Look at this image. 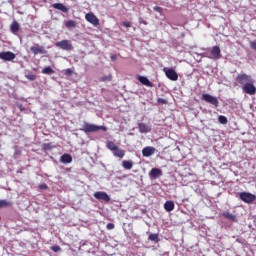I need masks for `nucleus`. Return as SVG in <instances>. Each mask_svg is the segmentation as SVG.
<instances>
[{
  "mask_svg": "<svg viewBox=\"0 0 256 256\" xmlns=\"http://www.w3.org/2000/svg\"><path fill=\"white\" fill-rule=\"evenodd\" d=\"M80 131H83L84 133H97V131H107V127L84 122Z\"/></svg>",
  "mask_w": 256,
  "mask_h": 256,
  "instance_id": "nucleus-1",
  "label": "nucleus"
},
{
  "mask_svg": "<svg viewBox=\"0 0 256 256\" xmlns=\"http://www.w3.org/2000/svg\"><path fill=\"white\" fill-rule=\"evenodd\" d=\"M204 56L208 59H214L217 61L221 58V48L219 46H214L210 52H205Z\"/></svg>",
  "mask_w": 256,
  "mask_h": 256,
  "instance_id": "nucleus-2",
  "label": "nucleus"
},
{
  "mask_svg": "<svg viewBox=\"0 0 256 256\" xmlns=\"http://www.w3.org/2000/svg\"><path fill=\"white\" fill-rule=\"evenodd\" d=\"M255 81L252 80L248 83H245L243 86H242V91L243 93H246L247 95H255L256 93V87H255Z\"/></svg>",
  "mask_w": 256,
  "mask_h": 256,
  "instance_id": "nucleus-3",
  "label": "nucleus"
},
{
  "mask_svg": "<svg viewBox=\"0 0 256 256\" xmlns=\"http://www.w3.org/2000/svg\"><path fill=\"white\" fill-rule=\"evenodd\" d=\"M239 198L244 203L251 204V203H253V201H255L256 196H255V194H251L249 192H241V193H239Z\"/></svg>",
  "mask_w": 256,
  "mask_h": 256,
  "instance_id": "nucleus-4",
  "label": "nucleus"
},
{
  "mask_svg": "<svg viewBox=\"0 0 256 256\" xmlns=\"http://www.w3.org/2000/svg\"><path fill=\"white\" fill-rule=\"evenodd\" d=\"M202 101L210 103V105H214V107H219V99L211 94H202Z\"/></svg>",
  "mask_w": 256,
  "mask_h": 256,
  "instance_id": "nucleus-5",
  "label": "nucleus"
},
{
  "mask_svg": "<svg viewBox=\"0 0 256 256\" xmlns=\"http://www.w3.org/2000/svg\"><path fill=\"white\" fill-rule=\"evenodd\" d=\"M167 79H170V81H177L179 79V74L175 71L173 68H164L163 69Z\"/></svg>",
  "mask_w": 256,
  "mask_h": 256,
  "instance_id": "nucleus-6",
  "label": "nucleus"
},
{
  "mask_svg": "<svg viewBox=\"0 0 256 256\" xmlns=\"http://www.w3.org/2000/svg\"><path fill=\"white\" fill-rule=\"evenodd\" d=\"M236 81L240 85H245V83H251V81H253V77H251V75H247L246 73H241L237 75Z\"/></svg>",
  "mask_w": 256,
  "mask_h": 256,
  "instance_id": "nucleus-7",
  "label": "nucleus"
},
{
  "mask_svg": "<svg viewBox=\"0 0 256 256\" xmlns=\"http://www.w3.org/2000/svg\"><path fill=\"white\" fill-rule=\"evenodd\" d=\"M56 47L62 49L63 51H71L73 49V44L69 40H62L56 42Z\"/></svg>",
  "mask_w": 256,
  "mask_h": 256,
  "instance_id": "nucleus-8",
  "label": "nucleus"
},
{
  "mask_svg": "<svg viewBox=\"0 0 256 256\" xmlns=\"http://www.w3.org/2000/svg\"><path fill=\"white\" fill-rule=\"evenodd\" d=\"M94 198L98 199V201H105V203H109V201H111V197H109V194L103 191L95 192Z\"/></svg>",
  "mask_w": 256,
  "mask_h": 256,
  "instance_id": "nucleus-9",
  "label": "nucleus"
},
{
  "mask_svg": "<svg viewBox=\"0 0 256 256\" xmlns=\"http://www.w3.org/2000/svg\"><path fill=\"white\" fill-rule=\"evenodd\" d=\"M85 19H86V21H88V23H91V25H93L94 27H98L99 18H97V16L95 14H93L92 12L87 13L85 15Z\"/></svg>",
  "mask_w": 256,
  "mask_h": 256,
  "instance_id": "nucleus-10",
  "label": "nucleus"
},
{
  "mask_svg": "<svg viewBox=\"0 0 256 256\" xmlns=\"http://www.w3.org/2000/svg\"><path fill=\"white\" fill-rule=\"evenodd\" d=\"M15 57H17V56L15 55V53H13L11 51L0 52V59L2 61H13L15 59Z\"/></svg>",
  "mask_w": 256,
  "mask_h": 256,
  "instance_id": "nucleus-11",
  "label": "nucleus"
},
{
  "mask_svg": "<svg viewBox=\"0 0 256 256\" xmlns=\"http://www.w3.org/2000/svg\"><path fill=\"white\" fill-rule=\"evenodd\" d=\"M30 51L33 53V55H45L47 53V50L39 44H36L30 48Z\"/></svg>",
  "mask_w": 256,
  "mask_h": 256,
  "instance_id": "nucleus-12",
  "label": "nucleus"
},
{
  "mask_svg": "<svg viewBox=\"0 0 256 256\" xmlns=\"http://www.w3.org/2000/svg\"><path fill=\"white\" fill-rule=\"evenodd\" d=\"M155 147L153 146H146L142 149L143 157H151V155L155 154Z\"/></svg>",
  "mask_w": 256,
  "mask_h": 256,
  "instance_id": "nucleus-13",
  "label": "nucleus"
},
{
  "mask_svg": "<svg viewBox=\"0 0 256 256\" xmlns=\"http://www.w3.org/2000/svg\"><path fill=\"white\" fill-rule=\"evenodd\" d=\"M163 175V171L159 168H152L149 172L150 179H157Z\"/></svg>",
  "mask_w": 256,
  "mask_h": 256,
  "instance_id": "nucleus-14",
  "label": "nucleus"
},
{
  "mask_svg": "<svg viewBox=\"0 0 256 256\" xmlns=\"http://www.w3.org/2000/svg\"><path fill=\"white\" fill-rule=\"evenodd\" d=\"M52 7L53 9H58V11H62V13H69V8H67L62 3H54Z\"/></svg>",
  "mask_w": 256,
  "mask_h": 256,
  "instance_id": "nucleus-15",
  "label": "nucleus"
},
{
  "mask_svg": "<svg viewBox=\"0 0 256 256\" xmlns=\"http://www.w3.org/2000/svg\"><path fill=\"white\" fill-rule=\"evenodd\" d=\"M164 209L168 213H171V211H173L175 209V202H173L171 200L166 201L165 204H164Z\"/></svg>",
  "mask_w": 256,
  "mask_h": 256,
  "instance_id": "nucleus-16",
  "label": "nucleus"
},
{
  "mask_svg": "<svg viewBox=\"0 0 256 256\" xmlns=\"http://www.w3.org/2000/svg\"><path fill=\"white\" fill-rule=\"evenodd\" d=\"M138 81L142 83V85H145L146 87H153V83L149 81V79L145 76H139Z\"/></svg>",
  "mask_w": 256,
  "mask_h": 256,
  "instance_id": "nucleus-17",
  "label": "nucleus"
},
{
  "mask_svg": "<svg viewBox=\"0 0 256 256\" xmlns=\"http://www.w3.org/2000/svg\"><path fill=\"white\" fill-rule=\"evenodd\" d=\"M138 129L141 133H151V127L147 126L145 123H139Z\"/></svg>",
  "mask_w": 256,
  "mask_h": 256,
  "instance_id": "nucleus-18",
  "label": "nucleus"
},
{
  "mask_svg": "<svg viewBox=\"0 0 256 256\" xmlns=\"http://www.w3.org/2000/svg\"><path fill=\"white\" fill-rule=\"evenodd\" d=\"M114 157H119V159H123V157H125V150L119 148V146L112 151Z\"/></svg>",
  "mask_w": 256,
  "mask_h": 256,
  "instance_id": "nucleus-19",
  "label": "nucleus"
},
{
  "mask_svg": "<svg viewBox=\"0 0 256 256\" xmlns=\"http://www.w3.org/2000/svg\"><path fill=\"white\" fill-rule=\"evenodd\" d=\"M61 163L69 164L73 162V157H71V154H63L60 158Z\"/></svg>",
  "mask_w": 256,
  "mask_h": 256,
  "instance_id": "nucleus-20",
  "label": "nucleus"
},
{
  "mask_svg": "<svg viewBox=\"0 0 256 256\" xmlns=\"http://www.w3.org/2000/svg\"><path fill=\"white\" fill-rule=\"evenodd\" d=\"M222 215L226 219H229V221H233L234 223H237V216L231 214L229 211L223 212Z\"/></svg>",
  "mask_w": 256,
  "mask_h": 256,
  "instance_id": "nucleus-21",
  "label": "nucleus"
},
{
  "mask_svg": "<svg viewBox=\"0 0 256 256\" xmlns=\"http://www.w3.org/2000/svg\"><path fill=\"white\" fill-rule=\"evenodd\" d=\"M122 167L127 170L133 169V161L131 160L122 161Z\"/></svg>",
  "mask_w": 256,
  "mask_h": 256,
  "instance_id": "nucleus-22",
  "label": "nucleus"
},
{
  "mask_svg": "<svg viewBox=\"0 0 256 256\" xmlns=\"http://www.w3.org/2000/svg\"><path fill=\"white\" fill-rule=\"evenodd\" d=\"M65 27L67 29H75V27H77V22H75V20H68L66 23H65Z\"/></svg>",
  "mask_w": 256,
  "mask_h": 256,
  "instance_id": "nucleus-23",
  "label": "nucleus"
},
{
  "mask_svg": "<svg viewBox=\"0 0 256 256\" xmlns=\"http://www.w3.org/2000/svg\"><path fill=\"white\" fill-rule=\"evenodd\" d=\"M57 146L53 145V143H44L42 144V149L44 151H51L52 149H55Z\"/></svg>",
  "mask_w": 256,
  "mask_h": 256,
  "instance_id": "nucleus-24",
  "label": "nucleus"
},
{
  "mask_svg": "<svg viewBox=\"0 0 256 256\" xmlns=\"http://www.w3.org/2000/svg\"><path fill=\"white\" fill-rule=\"evenodd\" d=\"M43 75H53L55 73V70L51 68V66H47L42 70Z\"/></svg>",
  "mask_w": 256,
  "mask_h": 256,
  "instance_id": "nucleus-25",
  "label": "nucleus"
},
{
  "mask_svg": "<svg viewBox=\"0 0 256 256\" xmlns=\"http://www.w3.org/2000/svg\"><path fill=\"white\" fill-rule=\"evenodd\" d=\"M13 203L7 201V200H0V209H3L5 207H12Z\"/></svg>",
  "mask_w": 256,
  "mask_h": 256,
  "instance_id": "nucleus-26",
  "label": "nucleus"
},
{
  "mask_svg": "<svg viewBox=\"0 0 256 256\" xmlns=\"http://www.w3.org/2000/svg\"><path fill=\"white\" fill-rule=\"evenodd\" d=\"M10 29L12 31V33H18L19 32V23H17L16 21H14L11 26Z\"/></svg>",
  "mask_w": 256,
  "mask_h": 256,
  "instance_id": "nucleus-27",
  "label": "nucleus"
},
{
  "mask_svg": "<svg viewBox=\"0 0 256 256\" xmlns=\"http://www.w3.org/2000/svg\"><path fill=\"white\" fill-rule=\"evenodd\" d=\"M148 240L149 241H154V243H159V241H160L159 234H150L148 236Z\"/></svg>",
  "mask_w": 256,
  "mask_h": 256,
  "instance_id": "nucleus-28",
  "label": "nucleus"
},
{
  "mask_svg": "<svg viewBox=\"0 0 256 256\" xmlns=\"http://www.w3.org/2000/svg\"><path fill=\"white\" fill-rule=\"evenodd\" d=\"M218 121H219V123H221L222 125H227V122H228L227 117H225V116H223V115H220V116L218 117Z\"/></svg>",
  "mask_w": 256,
  "mask_h": 256,
  "instance_id": "nucleus-29",
  "label": "nucleus"
},
{
  "mask_svg": "<svg viewBox=\"0 0 256 256\" xmlns=\"http://www.w3.org/2000/svg\"><path fill=\"white\" fill-rule=\"evenodd\" d=\"M113 79V76H111V74H109L108 76H103L101 78H99V81H101L102 83H105V81H111Z\"/></svg>",
  "mask_w": 256,
  "mask_h": 256,
  "instance_id": "nucleus-30",
  "label": "nucleus"
},
{
  "mask_svg": "<svg viewBox=\"0 0 256 256\" xmlns=\"http://www.w3.org/2000/svg\"><path fill=\"white\" fill-rule=\"evenodd\" d=\"M118 146H116L112 141L107 143V149H109L110 151H114L115 149H117Z\"/></svg>",
  "mask_w": 256,
  "mask_h": 256,
  "instance_id": "nucleus-31",
  "label": "nucleus"
},
{
  "mask_svg": "<svg viewBox=\"0 0 256 256\" xmlns=\"http://www.w3.org/2000/svg\"><path fill=\"white\" fill-rule=\"evenodd\" d=\"M25 77L29 81H35V79H37V76H35L34 74H26Z\"/></svg>",
  "mask_w": 256,
  "mask_h": 256,
  "instance_id": "nucleus-32",
  "label": "nucleus"
},
{
  "mask_svg": "<svg viewBox=\"0 0 256 256\" xmlns=\"http://www.w3.org/2000/svg\"><path fill=\"white\" fill-rule=\"evenodd\" d=\"M51 251H54V253H59V251H61V246L54 245L51 247Z\"/></svg>",
  "mask_w": 256,
  "mask_h": 256,
  "instance_id": "nucleus-33",
  "label": "nucleus"
},
{
  "mask_svg": "<svg viewBox=\"0 0 256 256\" xmlns=\"http://www.w3.org/2000/svg\"><path fill=\"white\" fill-rule=\"evenodd\" d=\"M65 75H67L68 77H70V75H73V70L71 68H67L65 70Z\"/></svg>",
  "mask_w": 256,
  "mask_h": 256,
  "instance_id": "nucleus-34",
  "label": "nucleus"
},
{
  "mask_svg": "<svg viewBox=\"0 0 256 256\" xmlns=\"http://www.w3.org/2000/svg\"><path fill=\"white\" fill-rule=\"evenodd\" d=\"M39 189H42V190H47V189H49V186H47V184H45V183H43V184H39Z\"/></svg>",
  "mask_w": 256,
  "mask_h": 256,
  "instance_id": "nucleus-35",
  "label": "nucleus"
},
{
  "mask_svg": "<svg viewBox=\"0 0 256 256\" xmlns=\"http://www.w3.org/2000/svg\"><path fill=\"white\" fill-rule=\"evenodd\" d=\"M106 228L108 229V231H111L112 229H115V224H113V223H108V224L106 225Z\"/></svg>",
  "mask_w": 256,
  "mask_h": 256,
  "instance_id": "nucleus-36",
  "label": "nucleus"
},
{
  "mask_svg": "<svg viewBox=\"0 0 256 256\" xmlns=\"http://www.w3.org/2000/svg\"><path fill=\"white\" fill-rule=\"evenodd\" d=\"M154 11H156V13H163V8L159 7V6H155Z\"/></svg>",
  "mask_w": 256,
  "mask_h": 256,
  "instance_id": "nucleus-37",
  "label": "nucleus"
},
{
  "mask_svg": "<svg viewBox=\"0 0 256 256\" xmlns=\"http://www.w3.org/2000/svg\"><path fill=\"white\" fill-rule=\"evenodd\" d=\"M250 47L253 49V51H256V40L250 42Z\"/></svg>",
  "mask_w": 256,
  "mask_h": 256,
  "instance_id": "nucleus-38",
  "label": "nucleus"
},
{
  "mask_svg": "<svg viewBox=\"0 0 256 256\" xmlns=\"http://www.w3.org/2000/svg\"><path fill=\"white\" fill-rule=\"evenodd\" d=\"M123 27L129 28L131 27V22H122Z\"/></svg>",
  "mask_w": 256,
  "mask_h": 256,
  "instance_id": "nucleus-39",
  "label": "nucleus"
},
{
  "mask_svg": "<svg viewBox=\"0 0 256 256\" xmlns=\"http://www.w3.org/2000/svg\"><path fill=\"white\" fill-rule=\"evenodd\" d=\"M158 103H161V105H165V103H167V100L158 98Z\"/></svg>",
  "mask_w": 256,
  "mask_h": 256,
  "instance_id": "nucleus-40",
  "label": "nucleus"
},
{
  "mask_svg": "<svg viewBox=\"0 0 256 256\" xmlns=\"http://www.w3.org/2000/svg\"><path fill=\"white\" fill-rule=\"evenodd\" d=\"M111 61H117V55L113 54L110 56Z\"/></svg>",
  "mask_w": 256,
  "mask_h": 256,
  "instance_id": "nucleus-41",
  "label": "nucleus"
}]
</instances>
